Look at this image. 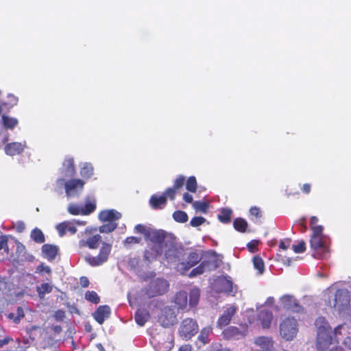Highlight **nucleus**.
<instances>
[{
	"label": "nucleus",
	"mask_w": 351,
	"mask_h": 351,
	"mask_svg": "<svg viewBox=\"0 0 351 351\" xmlns=\"http://www.w3.org/2000/svg\"><path fill=\"white\" fill-rule=\"evenodd\" d=\"M150 229H147L143 224H137L134 227V232L141 234H143L145 238H147V234L149 233Z\"/></svg>",
	"instance_id": "obj_51"
},
{
	"label": "nucleus",
	"mask_w": 351,
	"mask_h": 351,
	"mask_svg": "<svg viewBox=\"0 0 351 351\" xmlns=\"http://www.w3.org/2000/svg\"><path fill=\"white\" fill-rule=\"evenodd\" d=\"M154 339L157 351H169L173 346V341L169 335H158Z\"/></svg>",
	"instance_id": "obj_11"
},
{
	"label": "nucleus",
	"mask_w": 351,
	"mask_h": 351,
	"mask_svg": "<svg viewBox=\"0 0 351 351\" xmlns=\"http://www.w3.org/2000/svg\"><path fill=\"white\" fill-rule=\"evenodd\" d=\"M165 257L169 263H176L179 261L183 255V249L178 247L172 241H167L164 245Z\"/></svg>",
	"instance_id": "obj_7"
},
{
	"label": "nucleus",
	"mask_w": 351,
	"mask_h": 351,
	"mask_svg": "<svg viewBox=\"0 0 351 351\" xmlns=\"http://www.w3.org/2000/svg\"><path fill=\"white\" fill-rule=\"evenodd\" d=\"M322 226L313 228V233L310 239L311 247L314 250L313 256L316 258H323L328 253V247L326 245V237L323 234Z\"/></svg>",
	"instance_id": "obj_2"
},
{
	"label": "nucleus",
	"mask_w": 351,
	"mask_h": 351,
	"mask_svg": "<svg viewBox=\"0 0 351 351\" xmlns=\"http://www.w3.org/2000/svg\"><path fill=\"white\" fill-rule=\"evenodd\" d=\"M349 326L346 324H343L337 326L334 329V335H335V342L339 343V336L340 335H346L348 333Z\"/></svg>",
	"instance_id": "obj_32"
},
{
	"label": "nucleus",
	"mask_w": 351,
	"mask_h": 351,
	"mask_svg": "<svg viewBox=\"0 0 351 351\" xmlns=\"http://www.w3.org/2000/svg\"><path fill=\"white\" fill-rule=\"evenodd\" d=\"M315 325L317 328L316 348L318 351H326L335 342L332 337V328L324 317L316 319Z\"/></svg>",
	"instance_id": "obj_1"
},
{
	"label": "nucleus",
	"mask_w": 351,
	"mask_h": 351,
	"mask_svg": "<svg viewBox=\"0 0 351 351\" xmlns=\"http://www.w3.org/2000/svg\"><path fill=\"white\" fill-rule=\"evenodd\" d=\"M85 184V182L80 179H71L64 184L65 192L67 196H72L81 192Z\"/></svg>",
	"instance_id": "obj_10"
},
{
	"label": "nucleus",
	"mask_w": 351,
	"mask_h": 351,
	"mask_svg": "<svg viewBox=\"0 0 351 351\" xmlns=\"http://www.w3.org/2000/svg\"><path fill=\"white\" fill-rule=\"evenodd\" d=\"M59 235L63 237L66 234V232H69L73 234L76 232V228L71 224L70 221H65L58 223L56 227Z\"/></svg>",
	"instance_id": "obj_22"
},
{
	"label": "nucleus",
	"mask_w": 351,
	"mask_h": 351,
	"mask_svg": "<svg viewBox=\"0 0 351 351\" xmlns=\"http://www.w3.org/2000/svg\"><path fill=\"white\" fill-rule=\"evenodd\" d=\"M68 211L73 215H82V208L75 204H71L68 207Z\"/></svg>",
	"instance_id": "obj_54"
},
{
	"label": "nucleus",
	"mask_w": 351,
	"mask_h": 351,
	"mask_svg": "<svg viewBox=\"0 0 351 351\" xmlns=\"http://www.w3.org/2000/svg\"><path fill=\"white\" fill-rule=\"evenodd\" d=\"M164 252V248L160 245H152L144 251L143 258L147 262H152L160 256Z\"/></svg>",
	"instance_id": "obj_14"
},
{
	"label": "nucleus",
	"mask_w": 351,
	"mask_h": 351,
	"mask_svg": "<svg viewBox=\"0 0 351 351\" xmlns=\"http://www.w3.org/2000/svg\"><path fill=\"white\" fill-rule=\"evenodd\" d=\"M258 243L257 241H256V240L251 241L250 242H249L247 244L248 250L252 253L256 252L258 250Z\"/></svg>",
	"instance_id": "obj_60"
},
{
	"label": "nucleus",
	"mask_w": 351,
	"mask_h": 351,
	"mask_svg": "<svg viewBox=\"0 0 351 351\" xmlns=\"http://www.w3.org/2000/svg\"><path fill=\"white\" fill-rule=\"evenodd\" d=\"M201 263L202 264L205 271H215L219 267L218 259L215 255L202 261Z\"/></svg>",
	"instance_id": "obj_25"
},
{
	"label": "nucleus",
	"mask_w": 351,
	"mask_h": 351,
	"mask_svg": "<svg viewBox=\"0 0 351 351\" xmlns=\"http://www.w3.org/2000/svg\"><path fill=\"white\" fill-rule=\"evenodd\" d=\"M298 332L297 320L293 317H287L280 324V334L286 341H291Z\"/></svg>",
	"instance_id": "obj_3"
},
{
	"label": "nucleus",
	"mask_w": 351,
	"mask_h": 351,
	"mask_svg": "<svg viewBox=\"0 0 351 351\" xmlns=\"http://www.w3.org/2000/svg\"><path fill=\"white\" fill-rule=\"evenodd\" d=\"M173 219L179 223H185L188 221L186 213L182 210H176L173 213Z\"/></svg>",
	"instance_id": "obj_40"
},
{
	"label": "nucleus",
	"mask_w": 351,
	"mask_h": 351,
	"mask_svg": "<svg viewBox=\"0 0 351 351\" xmlns=\"http://www.w3.org/2000/svg\"><path fill=\"white\" fill-rule=\"evenodd\" d=\"M149 317V313L145 309H138L134 316L136 324L140 326H144Z\"/></svg>",
	"instance_id": "obj_27"
},
{
	"label": "nucleus",
	"mask_w": 351,
	"mask_h": 351,
	"mask_svg": "<svg viewBox=\"0 0 351 351\" xmlns=\"http://www.w3.org/2000/svg\"><path fill=\"white\" fill-rule=\"evenodd\" d=\"M80 283L84 288L88 287L90 284L88 278L86 276H82L80 278Z\"/></svg>",
	"instance_id": "obj_64"
},
{
	"label": "nucleus",
	"mask_w": 351,
	"mask_h": 351,
	"mask_svg": "<svg viewBox=\"0 0 351 351\" xmlns=\"http://www.w3.org/2000/svg\"><path fill=\"white\" fill-rule=\"evenodd\" d=\"M80 174L84 178H90L93 174V167L90 164H84L80 170Z\"/></svg>",
	"instance_id": "obj_43"
},
{
	"label": "nucleus",
	"mask_w": 351,
	"mask_h": 351,
	"mask_svg": "<svg viewBox=\"0 0 351 351\" xmlns=\"http://www.w3.org/2000/svg\"><path fill=\"white\" fill-rule=\"evenodd\" d=\"M197 183L195 176H190L186 180V189L191 192L195 193L197 191Z\"/></svg>",
	"instance_id": "obj_44"
},
{
	"label": "nucleus",
	"mask_w": 351,
	"mask_h": 351,
	"mask_svg": "<svg viewBox=\"0 0 351 351\" xmlns=\"http://www.w3.org/2000/svg\"><path fill=\"white\" fill-rule=\"evenodd\" d=\"M198 332V324L197 322L191 318L184 319L180 326V336L185 340L190 339Z\"/></svg>",
	"instance_id": "obj_6"
},
{
	"label": "nucleus",
	"mask_w": 351,
	"mask_h": 351,
	"mask_svg": "<svg viewBox=\"0 0 351 351\" xmlns=\"http://www.w3.org/2000/svg\"><path fill=\"white\" fill-rule=\"evenodd\" d=\"M200 297V291L197 288H193L191 289L189 292V304L191 307H195L199 300Z\"/></svg>",
	"instance_id": "obj_30"
},
{
	"label": "nucleus",
	"mask_w": 351,
	"mask_h": 351,
	"mask_svg": "<svg viewBox=\"0 0 351 351\" xmlns=\"http://www.w3.org/2000/svg\"><path fill=\"white\" fill-rule=\"evenodd\" d=\"M111 250L110 244L103 242L98 255L96 256L87 255L85 257V261L93 267L99 266L108 261Z\"/></svg>",
	"instance_id": "obj_5"
},
{
	"label": "nucleus",
	"mask_w": 351,
	"mask_h": 351,
	"mask_svg": "<svg viewBox=\"0 0 351 351\" xmlns=\"http://www.w3.org/2000/svg\"><path fill=\"white\" fill-rule=\"evenodd\" d=\"M350 295L347 290L338 289L335 294L334 307L341 311L350 304Z\"/></svg>",
	"instance_id": "obj_9"
},
{
	"label": "nucleus",
	"mask_w": 351,
	"mask_h": 351,
	"mask_svg": "<svg viewBox=\"0 0 351 351\" xmlns=\"http://www.w3.org/2000/svg\"><path fill=\"white\" fill-rule=\"evenodd\" d=\"M84 298L86 300L97 304L100 302V298L97 293L94 291H87L85 293Z\"/></svg>",
	"instance_id": "obj_39"
},
{
	"label": "nucleus",
	"mask_w": 351,
	"mask_h": 351,
	"mask_svg": "<svg viewBox=\"0 0 351 351\" xmlns=\"http://www.w3.org/2000/svg\"><path fill=\"white\" fill-rule=\"evenodd\" d=\"M82 208V215H87L93 213L95 208L96 205L95 203L88 202L84 205V208Z\"/></svg>",
	"instance_id": "obj_50"
},
{
	"label": "nucleus",
	"mask_w": 351,
	"mask_h": 351,
	"mask_svg": "<svg viewBox=\"0 0 351 351\" xmlns=\"http://www.w3.org/2000/svg\"><path fill=\"white\" fill-rule=\"evenodd\" d=\"M53 287L49 283L45 282L36 287V291L40 298L43 299L46 293L52 291Z\"/></svg>",
	"instance_id": "obj_34"
},
{
	"label": "nucleus",
	"mask_w": 351,
	"mask_h": 351,
	"mask_svg": "<svg viewBox=\"0 0 351 351\" xmlns=\"http://www.w3.org/2000/svg\"><path fill=\"white\" fill-rule=\"evenodd\" d=\"M30 238L36 243H43L45 241V237L43 231L38 228H34L30 232Z\"/></svg>",
	"instance_id": "obj_29"
},
{
	"label": "nucleus",
	"mask_w": 351,
	"mask_h": 351,
	"mask_svg": "<svg viewBox=\"0 0 351 351\" xmlns=\"http://www.w3.org/2000/svg\"><path fill=\"white\" fill-rule=\"evenodd\" d=\"M177 190L173 187L168 188L163 193L166 198L168 197L170 199L173 200L176 197Z\"/></svg>",
	"instance_id": "obj_59"
},
{
	"label": "nucleus",
	"mask_w": 351,
	"mask_h": 351,
	"mask_svg": "<svg viewBox=\"0 0 351 351\" xmlns=\"http://www.w3.org/2000/svg\"><path fill=\"white\" fill-rule=\"evenodd\" d=\"M175 317L171 315L169 318L167 317V312L161 313L158 317V322L164 327H169L173 324Z\"/></svg>",
	"instance_id": "obj_36"
},
{
	"label": "nucleus",
	"mask_w": 351,
	"mask_h": 351,
	"mask_svg": "<svg viewBox=\"0 0 351 351\" xmlns=\"http://www.w3.org/2000/svg\"><path fill=\"white\" fill-rule=\"evenodd\" d=\"M58 251V247L53 244L45 243L41 247L42 256L49 261H53L56 258Z\"/></svg>",
	"instance_id": "obj_18"
},
{
	"label": "nucleus",
	"mask_w": 351,
	"mask_h": 351,
	"mask_svg": "<svg viewBox=\"0 0 351 351\" xmlns=\"http://www.w3.org/2000/svg\"><path fill=\"white\" fill-rule=\"evenodd\" d=\"M19 123L17 119L10 117L5 114L1 116V125L3 128L7 130H13Z\"/></svg>",
	"instance_id": "obj_28"
},
{
	"label": "nucleus",
	"mask_w": 351,
	"mask_h": 351,
	"mask_svg": "<svg viewBox=\"0 0 351 351\" xmlns=\"http://www.w3.org/2000/svg\"><path fill=\"white\" fill-rule=\"evenodd\" d=\"M280 303L283 308L295 313H300L303 311L302 306L293 296L285 295L280 298Z\"/></svg>",
	"instance_id": "obj_8"
},
{
	"label": "nucleus",
	"mask_w": 351,
	"mask_h": 351,
	"mask_svg": "<svg viewBox=\"0 0 351 351\" xmlns=\"http://www.w3.org/2000/svg\"><path fill=\"white\" fill-rule=\"evenodd\" d=\"M185 177L184 176L180 175L174 181L173 188L176 189L177 191L182 189L185 183Z\"/></svg>",
	"instance_id": "obj_49"
},
{
	"label": "nucleus",
	"mask_w": 351,
	"mask_h": 351,
	"mask_svg": "<svg viewBox=\"0 0 351 351\" xmlns=\"http://www.w3.org/2000/svg\"><path fill=\"white\" fill-rule=\"evenodd\" d=\"M141 241V239L140 237H128L124 241V245H129L132 244H137L139 243Z\"/></svg>",
	"instance_id": "obj_56"
},
{
	"label": "nucleus",
	"mask_w": 351,
	"mask_h": 351,
	"mask_svg": "<svg viewBox=\"0 0 351 351\" xmlns=\"http://www.w3.org/2000/svg\"><path fill=\"white\" fill-rule=\"evenodd\" d=\"M212 328L210 326H207L203 328L200 332V334L198 336V339L202 342L204 345L209 343V335L212 333Z\"/></svg>",
	"instance_id": "obj_35"
},
{
	"label": "nucleus",
	"mask_w": 351,
	"mask_h": 351,
	"mask_svg": "<svg viewBox=\"0 0 351 351\" xmlns=\"http://www.w3.org/2000/svg\"><path fill=\"white\" fill-rule=\"evenodd\" d=\"M26 147V143L12 142L5 145V152L9 156H15L21 154Z\"/></svg>",
	"instance_id": "obj_17"
},
{
	"label": "nucleus",
	"mask_w": 351,
	"mask_h": 351,
	"mask_svg": "<svg viewBox=\"0 0 351 351\" xmlns=\"http://www.w3.org/2000/svg\"><path fill=\"white\" fill-rule=\"evenodd\" d=\"M233 226L237 231L244 233L247 229L248 223L245 219L238 217L233 221Z\"/></svg>",
	"instance_id": "obj_31"
},
{
	"label": "nucleus",
	"mask_w": 351,
	"mask_h": 351,
	"mask_svg": "<svg viewBox=\"0 0 351 351\" xmlns=\"http://www.w3.org/2000/svg\"><path fill=\"white\" fill-rule=\"evenodd\" d=\"M175 306L179 310H184L187 306L188 294L185 291H180L174 296Z\"/></svg>",
	"instance_id": "obj_20"
},
{
	"label": "nucleus",
	"mask_w": 351,
	"mask_h": 351,
	"mask_svg": "<svg viewBox=\"0 0 351 351\" xmlns=\"http://www.w3.org/2000/svg\"><path fill=\"white\" fill-rule=\"evenodd\" d=\"M54 317L58 321H62L65 317V312L62 310H58L55 312Z\"/></svg>",
	"instance_id": "obj_62"
},
{
	"label": "nucleus",
	"mask_w": 351,
	"mask_h": 351,
	"mask_svg": "<svg viewBox=\"0 0 351 351\" xmlns=\"http://www.w3.org/2000/svg\"><path fill=\"white\" fill-rule=\"evenodd\" d=\"M239 329L235 326H230L223 331V337L228 339L232 338L233 337L239 335Z\"/></svg>",
	"instance_id": "obj_42"
},
{
	"label": "nucleus",
	"mask_w": 351,
	"mask_h": 351,
	"mask_svg": "<svg viewBox=\"0 0 351 351\" xmlns=\"http://www.w3.org/2000/svg\"><path fill=\"white\" fill-rule=\"evenodd\" d=\"M193 206L197 210H199L204 213L207 212L208 204L205 202L196 201L193 203Z\"/></svg>",
	"instance_id": "obj_48"
},
{
	"label": "nucleus",
	"mask_w": 351,
	"mask_h": 351,
	"mask_svg": "<svg viewBox=\"0 0 351 351\" xmlns=\"http://www.w3.org/2000/svg\"><path fill=\"white\" fill-rule=\"evenodd\" d=\"M237 309V306L234 304L227 307L219 317L217 326L220 328L228 326L230 323L232 317L236 314Z\"/></svg>",
	"instance_id": "obj_12"
},
{
	"label": "nucleus",
	"mask_w": 351,
	"mask_h": 351,
	"mask_svg": "<svg viewBox=\"0 0 351 351\" xmlns=\"http://www.w3.org/2000/svg\"><path fill=\"white\" fill-rule=\"evenodd\" d=\"M167 204V198L163 194L162 195H153L149 199V204L154 209H162Z\"/></svg>",
	"instance_id": "obj_23"
},
{
	"label": "nucleus",
	"mask_w": 351,
	"mask_h": 351,
	"mask_svg": "<svg viewBox=\"0 0 351 351\" xmlns=\"http://www.w3.org/2000/svg\"><path fill=\"white\" fill-rule=\"evenodd\" d=\"M8 237L7 235L0 236V250H3L6 255L10 254V250L8 247Z\"/></svg>",
	"instance_id": "obj_46"
},
{
	"label": "nucleus",
	"mask_w": 351,
	"mask_h": 351,
	"mask_svg": "<svg viewBox=\"0 0 351 351\" xmlns=\"http://www.w3.org/2000/svg\"><path fill=\"white\" fill-rule=\"evenodd\" d=\"M255 343L265 351H271L274 347L272 338L268 337H258L256 339Z\"/></svg>",
	"instance_id": "obj_24"
},
{
	"label": "nucleus",
	"mask_w": 351,
	"mask_h": 351,
	"mask_svg": "<svg viewBox=\"0 0 351 351\" xmlns=\"http://www.w3.org/2000/svg\"><path fill=\"white\" fill-rule=\"evenodd\" d=\"M25 317V313L23 308L21 306H18L16 309V313H10L8 315V318L10 320H12L14 323L19 324L21 319Z\"/></svg>",
	"instance_id": "obj_33"
},
{
	"label": "nucleus",
	"mask_w": 351,
	"mask_h": 351,
	"mask_svg": "<svg viewBox=\"0 0 351 351\" xmlns=\"http://www.w3.org/2000/svg\"><path fill=\"white\" fill-rule=\"evenodd\" d=\"M167 232L162 230H151L147 234L146 240L150 241L153 245H160L164 248Z\"/></svg>",
	"instance_id": "obj_13"
},
{
	"label": "nucleus",
	"mask_w": 351,
	"mask_h": 351,
	"mask_svg": "<svg viewBox=\"0 0 351 351\" xmlns=\"http://www.w3.org/2000/svg\"><path fill=\"white\" fill-rule=\"evenodd\" d=\"M253 265L254 268L258 271L260 274H263L265 271V264L262 258L258 256H254L253 258Z\"/></svg>",
	"instance_id": "obj_41"
},
{
	"label": "nucleus",
	"mask_w": 351,
	"mask_h": 351,
	"mask_svg": "<svg viewBox=\"0 0 351 351\" xmlns=\"http://www.w3.org/2000/svg\"><path fill=\"white\" fill-rule=\"evenodd\" d=\"M101 242V236L100 234H95L89 237L87 239H81L79 241L78 245L80 248L88 247L90 249H97L99 243Z\"/></svg>",
	"instance_id": "obj_15"
},
{
	"label": "nucleus",
	"mask_w": 351,
	"mask_h": 351,
	"mask_svg": "<svg viewBox=\"0 0 351 351\" xmlns=\"http://www.w3.org/2000/svg\"><path fill=\"white\" fill-rule=\"evenodd\" d=\"M111 313L110 308L108 305H101L93 313V316L96 322L102 324L106 319H108Z\"/></svg>",
	"instance_id": "obj_16"
},
{
	"label": "nucleus",
	"mask_w": 351,
	"mask_h": 351,
	"mask_svg": "<svg viewBox=\"0 0 351 351\" xmlns=\"http://www.w3.org/2000/svg\"><path fill=\"white\" fill-rule=\"evenodd\" d=\"M250 215L254 217L256 219H259L262 217V212L257 206H252L250 210Z\"/></svg>",
	"instance_id": "obj_58"
},
{
	"label": "nucleus",
	"mask_w": 351,
	"mask_h": 351,
	"mask_svg": "<svg viewBox=\"0 0 351 351\" xmlns=\"http://www.w3.org/2000/svg\"><path fill=\"white\" fill-rule=\"evenodd\" d=\"M121 217V214L114 210H102L99 214V218L102 221H117Z\"/></svg>",
	"instance_id": "obj_19"
},
{
	"label": "nucleus",
	"mask_w": 351,
	"mask_h": 351,
	"mask_svg": "<svg viewBox=\"0 0 351 351\" xmlns=\"http://www.w3.org/2000/svg\"><path fill=\"white\" fill-rule=\"evenodd\" d=\"M37 270L39 271H45L48 274H50L51 273V268L49 266H45L43 264H41L38 266Z\"/></svg>",
	"instance_id": "obj_63"
},
{
	"label": "nucleus",
	"mask_w": 351,
	"mask_h": 351,
	"mask_svg": "<svg viewBox=\"0 0 351 351\" xmlns=\"http://www.w3.org/2000/svg\"><path fill=\"white\" fill-rule=\"evenodd\" d=\"M258 319L263 328H269L273 320V313L269 310L263 309L258 313Z\"/></svg>",
	"instance_id": "obj_21"
},
{
	"label": "nucleus",
	"mask_w": 351,
	"mask_h": 351,
	"mask_svg": "<svg viewBox=\"0 0 351 351\" xmlns=\"http://www.w3.org/2000/svg\"><path fill=\"white\" fill-rule=\"evenodd\" d=\"M63 167L69 173V176H73L75 172L74 160L73 158H67L63 162Z\"/></svg>",
	"instance_id": "obj_38"
},
{
	"label": "nucleus",
	"mask_w": 351,
	"mask_h": 351,
	"mask_svg": "<svg viewBox=\"0 0 351 351\" xmlns=\"http://www.w3.org/2000/svg\"><path fill=\"white\" fill-rule=\"evenodd\" d=\"M232 210L229 208H222L218 215L219 220L223 223H228L231 221Z\"/></svg>",
	"instance_id": "obj_37"
},
{
	"label": "nucleus",
	"mask_w": 351,
	"mask_h": 351,
	"mask_svg": "<svg viewBox=\"0 0 351 351\" xmlns=\"http://www.w3.org/2000/svg\"><path fill=\"white\" fill-rule=\"evenodd\" d=\"M206 221V219L203 217H194L191 219L190 225L193 227H197Z\"/></svg>",
	"instance_id": "obj_55"
},
{
	"label": "nucleus",
	"mask_w": 351,
	"mask_h": 351,
	"mask_svg": "<svg viewBox=\"0 0 351 351\" xmlns=\"http://www.w3.org/2000/svg\"><path fill=\"white\" fill-rule=\"evenodd\" d=\"M205 272L204 267L202 263H200L197 267L194 268L189 274L190 278H193L197 276L201 275Z\"/></svg>",
	"instance_id": "obj_52"
},
{
	"label": "nucleus",
	"mask_w": 351,
	"mask_h": 351,
	"mask_svg": "<svg viewBox=\"0 0 351 351\" xmlns=\"http://www.w3.org/2000/svg\"><path fill=\"white\" fill-rule=\"evenodd\" d=\"M292 247L295 253H303L306 251V243L304 241H300L297 245H293Z\"/></svg>",
	"instance_id": "obj_53"
},
{
	"label": "nucleus",
	"mask_w": 351,
	"mask_h": 351,
	"mask_svg": "<svg viewBox=\"0 0 351 351\" xmlns=\"http://www.w3.org/2000/svg\"><path fill=\"white\" fill-rule=\"evenodd\" d=\"M291 240L287 239L285 240H281L279 244V248L282 250H286L289 247Z\"/></svg>",
	"instance_id": "obj_61"
},
{
	"label": "nucleus",
	"mask_w": 351,
	"mask_h": 351,
	"mask_svg": "<svg viewBox=\"0 0 351 351\" xmlns=\"http://www.w3.org/2000/svg\"><path fill=\"white\" fill-rule=\"evenodd\" d=\"M200 260L201 259L197 252H191L189 254L186 262L182 263V264L184 265V270H188L196 265Z\"/></svg>",
	"instance_id": "obj_26"
},
{
	"label": "nucleus",
	"mask_w": 351,
	"mask_h": 351,
	"mask_svg": "<svg viewBox=\"0 0 351 351\" xmlns=\"http://www.w3.org/2000/svg\"><path fill=\"white\" fill-rule=\"evenodd\" d=\"M16 243V253L18 256H20L21 254H24L26 252V248L25 246L18 240L15 241Z\"/></svg>",
	"instance_id": "obj_57"
},
{
	"label": "nucleus",
	"mask_w": 351,
	"mask_h": 351,
	"mask_svg": "<svg viewBox=\"0 0 351 351\" xmlns=\"http://www.w3.org/2000/svg\"><path fill=\"white\" fill-rule=\"evenodd\" d=\"M169 284L164 278H158L152 280L146 288L145 294L149 298H154L165 294L169 289Z\"/></svg>",
	"instance_id": "obj_4"
},
{
	"label": "nucleus",
	"mask_w": 351,
	"mask_h": 351,
	"mask_svg": "<svg viewBox=\"0 0 351 351\" xmlns=\"http://www.w3.org/2000/svg\"><path fill=\"white\" fill-rule=\"evenodd\" d=\"M117 227V224L115 223H108L107 224H104L99 228L100 232H106L109 233L114 231Z\"/></svg>",
	"instance_id": "obj_47"
},
{
	"label": "nucleus",
	"mask_w": 351,
	"mask_h": 351,
	"mask_svg": "<svg viewBox=\"0 0 351 351\" xmlns=\"http://www.w3.org/2000/svg\"><path fill=\"white\" fill-rule=\"evenodd\" d=\"M7 98V101H2V105L4 106V107L10 108L17 104L19 99L14 95L8 94Z\"/></svg>",
	"instance_id": "obj_45"
}]
</instances>
